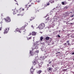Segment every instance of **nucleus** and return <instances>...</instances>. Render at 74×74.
I'll list each match as a JSON object with an SVG mask.
<instances>
[{"mask_svg":"<svg viewBox=\"0 0 74 74\" xmlns=\"http://www.w3.org/2000/svg\"><path fill=\"white\" fill-rule=\"evenodd\" d=\"M22 8H20L19 10H17L16 9H14V11L13 14L14 15V14H16V13H19L21 12L22 11Z\"/></svg>","mask_w":74,"mask_h":74,"instance_id":"obj_1","label":"nucleus"},{"mask_svg":"<svg viewBox=\"0 0 74 74\" xmlns=\"http://www.w3.org/2000/svg\"><path fill=\"white\" fill-rule=\"evenodd\" d=\"M39 29L41 30L45 27V24L44 23H42L39 25Z\"/></svg>","mask_w":74,"mask_h":74,"instance_id":"obj_2","label":"nucleus"},{"mask_svg":"<svg viewBox=\"0 0 74 74\" xmlns=\"http://www.w3.org/2000/svg\"><path fill=\"white\" fill-rule=\"evenodd\" d=\"M25 27H21V29L19 31L20 33H21V32H25L26 31V30L25 29Z\"/></svg>","mask_w":74,"mask_h":74,"instance_id":"obj_3","label":"nucleus"},{"mask_svg":"<svg viewBox=\"0 0 74 74\" xmlns=\"http://www.w3.org/2000/svg\"><path fill=\"white\" fill-rule=\"evenodd\" d=\"M70 13H71V12H65L63 14L64 16H68V15H69V14H70Z\"/></svg>","mask_w":74,"mask_h":74,"instance_id":"obj_4","label":"nucleus"},{"mask_svg":"<svg viewBox=\"0 0 74 74\" xmlns=\"http://www.w3.org/2000/svg\"><path fill=\"white\" fill-rule=\"evenodd\" d=\"M5 21L6 22H10L11 21V19L9 17H7L5 18Z\"/></svg>","mask_w":74,"mask_h":74,"instance_id":"obj_5","label":"nucleus"},{"mask_svg":"<svg viewBox=\"0 0 74 74\" xmlns=\"http://www.w3.org/2000/svg\"><path fill=\"white\" fill-rule=\"evenodd\" d=\"M8 30H9V28H6L5 31L4 32V34H6L8 32Z\"/></svg>","mask_w":74,"mask_h":74,"instance_id":"obj_6","label":"nucleus"},{"mask_svg":"<svg viewBox=\"0 0 74 74\" xmlns=\"http://www.w3.org/2000/svg\"><path fill=\"white\" fill-rule=\"evenodd\" d=\"M44 63V62H41L40 63L38 64V66H39V67L40 68L41 67H42V64Z\"/></svg>","mask_w":74,"mask_h":74,"instance_id":"obj_7","label":"nucleus"},{"mask_svg":"<svg viewBox=\"0 0 74 74\" xmlns=\"http://www.w3.org/2000/svg\"><path fill=\"white\" fill-rule=\"evenodd\" d=\"M33 49H37V48H38L37 46V45H36V44L34 45H33Z\"/></svg>","mask_w":74,"mask_h":74,"instance_id":"obj_8","label":"nucleus"},{"mask_svg":"<svg viewBox=\"0 0 74 74\" xmlns=\"http://www.w3.org/2000/svg\"><path fill=\"white\" fill-rule=\"evenodd\" d=\"M30 53L31 56H34V52H32V51H30Z\"/></svg>","mask_w":74,"mask_h":74,"instance_id":"obj_9","label":"nucleus"},{"mask_svg":"<svg viewBox=\"0 0 74 74\" xmlns=\"http://www.w3.org/2000/svg\"><path fill=\"white\" fill-rule=\"evenodd\" d=\"M50 5V3H49V2H47L46 3V5H45V7H47V6H48V5Z\"/></svg>","mask_w":74,"mask_h":74,"instance_id":"obj_10","label":"nucleus"},{"mask_svg":"<svg viewBox=\"0 0 74 74\" xmlns=\"http://www.w3.org/2000/svg\"><path fill=\"white\" fill-rule=\"evenodd\" d=\"M52 70V68L49 67L47 69V70L48 71H49V72H51V70Z\"/></svg>","mask_w":74,"mask_h":74,"instance_id":"obj_11","label":"nucleus"},{"mask_svg":"<svg viewBox=\"0 0 74 74\" xmlns=\"http://www.w3.org/2000/svg\"><path fill=\"white\" fill-rule=\"evenodd\" d=\"M32 36H36V33L35 32H33L32 33Z\"/></svg>","mask_w":74,"mask_h":74,"instance_id":"obj_12","label":"nucleus"},{"mask_svg":"<svg viewBox=\"0 0 74 74\" xmlns=\"http://www.w3.org/2000/svg\"><path fill=\"white\" fill-rule=\"evenodd\" d=\"M42 72V71L41 70H39L37 71V73L38 74H40Z\"/></svg>","mask_w":74,"mask_h":74,"instance_id":"obj_13","label":"nucleus"},{"mask_svg":"<svg viewBox=\"0 0 74 74\" xmlns=\"http://www.w3.org/2000/svg\"><path fill=\"white\" fill-rule=\"evenodd\" d=\"M32 39V36L29 37V36H28L27 37V40H30Z\"/></svg>","mask_w":74,"mask_h":74,"instance_id":"obj_14","label":"nucleus"},{"mask_svg":"<svg viewBox=\"0 0 74 74\" xmlns=\"http://www.w3.org/2000/svg\"><path fill=\"white\" fill-rule=\"evenodd\" d=\"M49 2H50L52 4V3H53L55 2L54 0H50L49 1Z\"/></svg>","mask_w":74,"mask_h":74,"instance_id":"obj_15","label":"nucleus"},{"mask_svg":"<svg viewBox=\"0 0 74 74\" xmlns=\"http://www.w3.org/2000/svg\"><path fill=\"white\" fill-rule=\"evenodd\" d=\"M30 71H31V73L32 74H33V71H34V70L32 69V68H31V69Z\"/></svg>","mask_w":74,"mask_h":74,"instance_id":"obj_16","label":"nucleus"},{"mask_svg":"<svg viewBox=\"0 0 74 74\" xmlns=\"http://www.w3.org/2000/svg\"><path fill=\"white\" fill-rule=\"evenodd\" d=\"M49 39H51V38L49 37H47L45 38L46 40H49Z\"/></svg>","mask_w":74,"mask_h":74,"instance_id":"obj_17","label":"nucleus"},{"mask_svg":"<svg viewBox=\"0 0 74 74\" xmlns=\"http://www.w3.org/2000/svg\"><path fill=\"white\" fill-rule=\"evenodd\" d=\"M19 14H18L19 15H21V16H23V13H22V12H19Z\"/></svg>","mask_w":74,"mask_h":74,"instance_id":"obj_18","label":"nucleus"},{"mask_svg":"<svg viewBox=\"0 0 74 74\" xmlns=\"http://www.w3.org/2000/svg\"><path fill=\"white\" fill-rule=\"evenodd\" d=\"M37 63H36V62L35 61H34L33 62V65H34V66H35V65H36V64Z\"/></svg>","mask_w":74,"mask_h":74,"instance_id":"obj_19","label":"nucleus"},{"mask_svg":"<svg viewBox=\"0 0 74 74\" xmlns=\"http://www.w3.org/2000/svg\"><path fill=\"white\" fill-rule=\"evenodd\" d=\"M49 17H48L46 19V21H47V22H48V21L49 20Z\"/></svg>","mask_w":74,"mask_h":74,"instance_id":"obj_20","label":"nucleus"},{"mask_svg":"<svg viewBox=\"0 0 74 74\" xmlns=\"http://www.w3.org/2000/svg\"><path fill=\"white\" fill-rule=\"evenodd\" d=\"M34 18L33 17H32L31 18L29 19L30 21H33V19H34Z\"/></svg>","mask_w":74,"mask_h":74,"instance_id":"obj_21","label":"nucleus"},{"mask_svg":"<svg viewBox=\"0 0 74 74\" xmlns=\"http://www.w3.org/2000/svg\"><path fill=\"white\" fill-rule=\"evenodd\" d=\"M21 29H19L18 28H16V32H18L19 33H20V32H19V31H20Z\"/></svg>","mask_w":74,"mask_h":74,"instance_id":"obj_22","label":"nucleus"},{"mask_svg":"<svg viewBox=\"0 0 74 74\" xmlns=\"http://www.w3.org/2000/svg\"><path fill=\"white\" fill-rule=\"evenodd\" d=\"M58 70V69L56 68L54 69L53 70V72H55V71H56Z\"/></svg>","mask_w":74,"mask_h":74,"instance_id":"obj_23","label":"nucleus"},{"mask_svg":"<svg viewBox=\"0 0 74 74\" xmlns=\"http://www.w3.org/2000/svg\"><path fill=\"white\" fill-rule=\"evenodd\" d=\"M40 41H42V40H43V37L42 36L40 38Z\"/></svg>","mask_w":74,"mask_h":74,"instance_id":"obj_24","label":"nucleus"},{"mask_svg":"<svg viewBox=\"0 0 74 74\" xmlns=\"http://www.w3.org/2000/svg\"><path fill=\"white\" fill-rule=\"evenodd\" d=\"M32 69H33L34 70H35L36 69V68L35 67H34V66H32Z\"/></svg>","mask_w":74,"mask_h":74,"instance_id":"obj_25","label":"nucleus"},{"mask_svg":"<svg viewBox=\"0 0 74 74\" xmlns=\"http://www.w3.org/2000/svg\"><path fill=\"white\" fill-rule=\"evenodd\" d=\"M34 4V3H32L31 5H29V7H30V6H32Z\"/></svg>","mask_w":74,"mask_h":74,"instance_id":"obj_26","label":"nucleus"},{"mask_svg":"<svg viewBox=\"0 0 74 74\" xmlns=\"http://www.w3.org/2000/svg\"><path fill=\"white\" fill-rule=\"evenodd\" d=\"M67 8H68V6H65L64 7V9L65 10H67Z\"/></svg>","mask_w":74,"mask_h":74,"instance_id":"obj_27","label":"nucleus"},{"mask_svg":"<svg viewBox=\"0 0 74 74\" xmlns=\"http://www.w3.org/2000/svg\"><path fill=\"white\" fill-rule=\"evenodd\" d=\"M36 1L37 2H38V3H39V2H40V0H36Z\"/></svg>","mask_w":74,"mask_h":74,"instance_id":"obj_28","label":"nucleus"},{"mask_svg":"<svg viewBox=\"0 0 74 74\" xmlns=\"http://www.w3.org/2000/svg\"><path fill=\"white\" fill-rule=\"evenodd\" d=\"M62 5H66V4L64 3V2H62Z\"/></svg>","mask_w":74,"mask_h":74,"instance_id":"obj_29","label":"nucleus"},{"mask_svg":"<svg viewBox=\"0 0 74 74\" xmlns=\"http://www.w3.org/2000/svg\"><path fill=\"white\" fill-rule=\"evenodd\" d=\"M64 46H67V43H65L64 44Z\"/></svg>","mask_w":74,"mask_h":74,"instance_id":"obj_30","label":"nucleus"},{"mask_svg":"<svg viewBox=\"0 0 74 74\" xmlns=\"http://www.w3.org/2000/svg\"><path fill=\"white\" fill-rule=\"evenodd\" d=\"M72 37H74V34H72L71 36Z\"/></svg>","mask_w":74,"mask_h":74,"instance_id":"obj_31","label":"nucleus"},{"mask_svg":"<svg viewBox=\"0 0 74 74\" xmlns=\"http://www.w3.org/2000/svg\"><path fill=\"white\" fill-rule=\"evenodd\" d=\"M63 71H66V69H64L62 70Z\"/></svg>","mask_w":74,"mask_h":74,"instance_id":"obj_32","label":"nucleus"},{"mask_svg":"<svg viewBox=\"0 0 74 74\" xmlns=\"http://www.w3.org/2000/svg\"><path fill=\"white\" fill-rule=\"evenodd\" d=\"M69 42L70 41H69V40H67L66 41V43H69Z\"/></svg>","mask_w":74,"mask_h":74,"instance_id":"obj_33","label":"nucleus"},{"mask_svg":"<svg viewBox=\"0 0 74 74\" xmlns=\"http://www.w3.org/2000/svg\"><path fill=\"white\" fill-rule=\"evenodd\" d=\"M31 27L32 28H33V29H34V26H33V25H32L31 26Z\"/></svg>","mask_w":74,"mask_h":74,"instance_id":"obj_34","label":"nucleus"},{"mask_svg":"<svg viewBox=\"0 0 74 74\" xmlns=\"http://www.w3.org/2000/svg\"><path fill=\"white\" fill-rule=\"evenodd\" d=\"M32 35V33H30L29 35H28L29 36H31Z\"/></svg>","mask_w":74,"mask_h":74,"instance_id":"obj_35","label":"nucleus"},{"mask_svg":"<svg viewBox=\"0 0 74 74\" xmlns=\"http://www.w3.org/2000/svg\"><path fill=\"white\" fill-rule=\"evenodd\" d=\"M68 45H70V43H68L67 44Z\"/></svg>","mask_w":74,"mask_h":74,"instance_id":"obj_36","label":"nucleus"},{"mask_svg":"<svg viewBox=\"0 0 74 74\" xmlns=\"http://www.w3.org/2000/svg\"><path fill=\"white\" fill-rule=\"evenodd\" d=\"M27 7V5H25V8H26Z\"/></svg>","mask_w":74,"mask_h":74,"instance_id":"obj_37","label":"nucleus"},{"mask_svg":"<svg viewBox=\"0 0 74 74\" xmlns=\"http://www.w3.org/2000/svg\"><path fill=\"white\" fill-rule=\"evenodd\" d=\"M74 15L73 14V15H72L71 16V17H73V16H74Z\"/></svg>","mask_w":74,"mask_h":74,"instance_id":"obj_38","label":"nucleus"},{"mask_svg":"<svg viewBox=\"0 0 74 74\" xmlns=\"http://www.w3.org/2000/svg\"><path fill=\"white\" fill-rule=\"evenodd\" d=\"M25 10V9L24 8H22V11H24Z\"/></svg>","mask_w":74,"mask_h":74,"instance_id":"obj_39","label":"nucleus"},{"mask_svg":"<svg viewBox=\"0 0 74 74\" xmlns=\"http://www.w3.org/2000/svg\"><path fill=\"white\" fill-rule=\"evenodd\" d=\"M51 63H52V62L51 61H50L49 62V64H51Z\"/></svg>","mask_w":74,"mask_h":74,"instance_id":"obj_40","label":"nucleus"},{"mask_svg":"<svg viewBox=\"0 0 74 74\" xmlns=\"http://www.w3.org/2000/svg\"><path fill=\"white\" fill-rule=\"evenodd\" d=\"M3 21H1V22H0V23H3Z\"/></svg>","mask_w":74,"mask_h":74,"instance_id":"obj_41","label":"nucleus"},{"mask_svg":"<svg viewBox=\"0 0 74 74\" xmlns=\"http://www.w3.org/2000/svg\"><path fill=\"white\" fill-rule=\"evenodd\" d=\"M66 24L67 25H69V23L68 22H67V23H66Z\"/></svg>","mask_w":74,"mask_h":74,"instance_id":"obj_42","label":"nucleus"},{"mask_svg":"<svg viewBox=\"0 0 74 74\" xmlns=\"http://www.w3.org/2000/svg\"><path fill=\"white\" fill-rule=\"evenodd\" d=\"M58 37H60V35H58Z\"/></svg>","mask_w":74,"mask_h":74,"instance_id":"obj_43","label":"nucleus"},{"mask_svg":"<svg viewBox=\"0 0 74 74\" xmlns=\"http://www.w3.org/2000/svg\"><path fill=\"white\" fill-rule=\"evenodd\" d=\"M71 55H74V52L71 53Z\"/></svg>","mask_w":74,"mask_h":74,"instance_id":"obj_44","label":"nucleus"},{"mask_svg":"<svg viewBox=\"0 0 74 74\" xmlns=\"http://www.w3.org/2000/svg\"><path fill=\"white\" fill-rule=\"evenodd\" d=\"M1 29H2V27H0V30H1Z\"/></svg>","mask_w":74,"mask_h":74,"instance_id":"obj_45","label":"nucleus"},{"mask_svg":"<svg viewBox=\"0 0 74 74\" xmlns=\"http://www.w3.org/2000/svg\"><path fill=\"white\" fill-rule=\"evenodd\" d=\"M33 0H29V1L30 2H31V1H32Z\"/></svg>","mask_w":74,"mask_h":74,"instance_id":"obj_46","label":"nucleus"},{"mask_svg":"<svg viewBox=\"0 0 74 74\" xmlns=\"http://www.w3.org/2000/svg\"><path fill=\"white\" fill-rule=\"evenodd\" d=\"M58 53H60V52H58Z\"/></svg>","mask_w":74,"mask_h":74,"instance_id":"obj_47","label":"nucleus"},{"mask_svg":"<svg viewBox=\"0 0 74 74\" xmlns=\"http://www.w3.org/2000/svg\"><path fill=\"white\" fill-rule=\"evenodd\" d=\"M16 4L17 5H18V3H16Z\"/></svg>","mask_w":74,"mask_h":74,"instance_id":"obj_48","label":"nucleus"},{"mask_svg":"<svg viewBox=\"0 0 74 74\" xmlns=\"http://www.w3.org/2000/svg\"><path fill=\"white\" fill-rule=\"evenodd\" d=\"M70 24H71V25H73V23H71Z\"/></svg>","mask_w":74,"mask_h":74,"instance_id":"obj_49","label":"nucleus"},{"mask_svg":"<svg viewBox=\"0 0 74 74\" xmlns=\"http://www.w3.org/2000/svg\"><path fill=\"white\" fill-rule=\"evenodd\" d=\"M34 40V37H33Z\"/></svg>","mask_w":74,"mask_h":74,"instance_id":"obj_50","label":"nucleus"},{"mask_svg":"<svg viewBox=\"0 0 74 74\" xmlns=\"http://www.w3.org/2000/svg\"><path fill=\"white\" fill-rule=\"evenodd\" d=\"M1 16H3V14H1Z\"/></svg>","mask_w":74,"mask_h":74,"instance_id":"obj_51","label":"nucleus"},{"mask_svg":"<svg viewBox=\"0 0 74 74\" xmlns=\"http://www.w3.org/2000/svg\"><path fill=\"white\" fill-rule=\"evenodd\" d=\"M14 1H16V0H14Z\"/></svg>","mask_w":74,"mask_h":74,"instance_id":"obj_52","label":"nucleus"},{"mask_svg":"<svg viewBox=\"0 0 74 74\" xmlns=\"http://www.w3.org/2000/svg\"><path fill=\"white\" fill-rule=\"evenodd\" d=\"M73 60L74 61V59H73Z\"/></svg>","mask_w":74,"mask_h":74,"instance_id":"obj_53","label":"nucleus"},{"mask_svg":"<svg viewBox=\"0 0 74 74\" xmlns=\"http://www.w3.org/2000/svg\"><path fill=\"white\" fill-rule=\"evenodd\" d=\"M0 38H1V37H0Z\"/></svg>","mask_w":74,"mask_h":74,"instance_id":"obj_54","label":"nucleus"}]
</instances>
